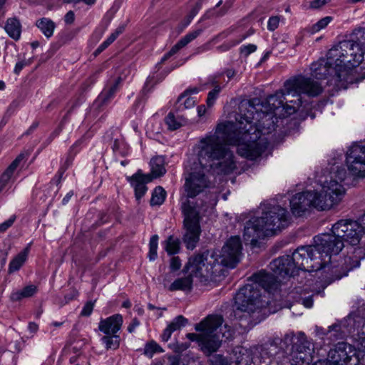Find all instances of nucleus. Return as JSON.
I'll list each match as a JSON object with an SVG mask.
<instances>
[{
    "label": "nucleus",
    "mask_w": 365,
    "mask_h": 365,
    "mask_svg": "<svg viewBox=\"0 0 365 365\" xmlns=\"http://www.w3.org/2000/svg\"><path fill=\"white\" fill-rule=\"evenodd\" d=\"M243 122L230 120L219 124L215 132L202 138L196 145L200 167L217 174L227 175L236 168L234 155L227 144L236 145L237 153L242 157L255 160L267 148L255 126L245 129Z\"/></svg>",
    "instance_id": "obj_1"
},
{
    "label": "nucleus",
    "mask_w": 365,
    "mask_h": 365,
    "mask_svg": "<svg viewBox=\"0 0 365 365\" xmlns=\"http://www.w3.org/2000/svg\"><path fill=\"white\" fill-rule=\"evenodd\" d=\"M322 91V86L319 82L311 78L299 76L286 81L284 88L274 95L269 96L265 101L258 98L242 101L238 106L239 112L235 115V119L243 122V127H245V129L250 128V125L256 127L262 135V131L252 122L255 115H257L256 119L259 120L258 118H262L261 115L266 118L269 113L274 112L280 108H282L287 115L293 114L302 106V93L309 97H316ZM261 138L268 144L267 139L262 136Z\"/></svg>",
    "instance_id": "obj_2"
},
{
    "label": "nucleus",
    "mask_w": 365,
    "mask_h": 365,
    "mask_svg": "<svg viewBox=\"0 0 365 365\" xmlns=\"http://www.w3.org/2000/svg\"><path fill=\"white\" fill-rule=\"evenodd\" d=\"M311 347L312 342L304 332L290 331L282 338H270L259 346L255 363L270 365L275 360L277 365H309L312 359Z\"/></svg>",
    "instance_id": "obj_3"
},
{
    "label": "nucleus",
    "mask_w": 365,
    "mask_h": 365,
    "mask_svg": "<svg viewBox=\"0 0 365 365\" xmlns=\"http://www.w3.org/2000/svg\"><path fill=\"white\" fill-rule=\"evenodd\" d=\"M205 170L201 168L197 170L195 167L185 178L183 185L186 200L181 205L185 230L182 240L189 250L195 248L199 242L201 234L200 213L206 206L202 200L198 202V200H195L194 198L211 186V182L206 175Z\"/></svg>",
    "instance_id": "obj_4"
},
{
    "label": "nucleus",
    "mask_w": 365,
    "mask_h": 365,
    "mask_svg": "<svg viewBox=\"0 0 365 365\" xmlns=\"http://www.w3.org/2000/svg\"><path fill=\"white\" fill-rule=\"evenodd\" d=\"M289 223L290 217L285 208L269 205L260 217H253L246 222L243 237L255 245L259 239L276 234L287 227Z\"/></svg>",
    "instance_id": "obj_5"
},
{
    "label": "nucleus",
    "mask_w": 365,
    "mask_h": 365,
    "mask_svg": "<svg viewBox=\"0 0 365 365\" xmlns=\"http://www.w3.org/2000/svg\"><path fill=\"white\" fill-rule=\"evenodd\" d=\"M345 195V189L337 182L331 180L324 185L320 192L305 191L296 194L290 200L292 214L302 216L311 207L319 210H327L339 203Z\"/></svg>",
    "instance_id": "obj_6"
},
{
    "label": "nucleus",
    "mask_w": 365,
    "mask_h": 365,
    "mask_svg": "<svg viewBox=\"0 0 365 365\" xmlns=\"http://www.w3.org/2000/svg\"><path fill=\"white\" fill-rule=\"evenodd\" d=\"M363 45L358 40L354 39V31L350 39L340 41L334 46L327 53V56L330 62H334L335 70L340 81L347 83H353V68L358 66L363 61Z\"/></svg>",
    "instance_id": "obj_7"
},
{
    "label": "nucleus",
    "mask_w": 365,
    "mask_h": 365,
    "mask_svg": "<svg viewBox=\"0 0 365 365\" xmlns=\"http://www.w3.org/2000/svg\"><path fill=\"white\" fill-rule=\"evenodd\" d=\"M262 307L260 289H257L256 284H247L235 294V308L227 312L228 317L238 321L241 328L251 329L258 322L255 314H259Z\"/></svg>",
    "instance_id": "obj_8"
},
{
    "label": "nucleus",
    "mask_w": 365,
    "mask_h": 365,
    "mask_svg": "<svg viewBox=\"0 0 365 365\" xmlns=\"http://www.w3.org/2000/svg\"><path fill=\"white\" fill-rule=\"evenodd\" d=\"M182 272H190L195 277L199 278L200 282H206L209 279L216 280L217 277L223 276L222 265L218 264L217 253L209 250L189 257Z\"/></svg>",
    "instance_id": "obj_9"
},
{
    "label": "nucleus",
    "mask_w": 365,
    "mask_h": 365,
    "mask_svg": "<svg viewBox=\"0 0 365 365\" xmlns=\"http://www.w3.org/2000/svg\"><path fill=\"white\" fill-rule=\"evenodd\" d=\"M223 319L220 316H208L195 324V330L202 332V349L207 355H211L221 346L222 339L217 329L222 325Z\"/></svg>",
    "instance_id": "obj_10"
},
{
    "label": "nucleus",
    "mask_w": 365,
    "mask_h": 365,
    "mask_svg": "<svg viewBox=\"0 0 365 365\" xmlns=\"http://www.w3.org/2000/svg\"><path fill=\"white\" fill-rule=\"evenodd\" d=\"M314 365H361L358 349L346 342H339L328 353L327 360Z\"/></svg>",
    "instance_id": "obj_11"
},
{
    "label": "nucleus",
    "mask_w": 365,
    "mask_h": 365,
    "mask_svg": "<svg viewBox=\"0 0 365 365\" xmlns=\"http://www.w3.org/2000/svg\"><path fill=\"white\" fill-rule=\"evenodd\" d=\"M297 272H314L324 267V262L320 260L313 245L302 246L290 255Z\"/></svg>",
    "instance_id": "obj_12"
},
{
    "label": "nucleus",
    "mask_w": 365,
    "mask_h": 365,
    "mask_svg": "<svg viewBox=\"0 0 365 365\" xmlns=\"http://www.w3.org/2000/svg\"><path fill=\"white\" fill-rule=\"evenodd\" d=\"M242 242L237 236L231 237L224 245L220 254H217L218 264L222 265V274L227 268H234L240 262L242 255Z\"/></svg>",
    "instance_id": "obj_13"
},
{
    "label": "nucleus",
    "mask_w": 365,
    "mask_h": 365,
    "mask_svg": "<svg viewBox=\"0 0 365 365\" xmlns=\"http://www.w3.org/2000/svg\"><path fill=\"white\" fill-rule=\"evenodd\" d=\"M331 232L339 237L343 243L346 242L351 245H356L359 242L364 232L360 222L350 220H339L333 225Z\"/></svg>",
    "instance_id": "obj_14"
},
{
    "label": "nucleus",
    "mask_w": 365,
    "mask_h": 365,
    "mask_svg": "<svg viewBox=\"0 0 365 365\" xmlns=\"http://www.w3.org/2000/svg\"><path fill=\"white\" fill-rule=\"evenodd\" d=\"M314 241L317 254L320 260L322 259L324 263V257H329L330 259L331 255L339 254L344 246L342 240L334 233H325L316 236Z\"/></svg>",
    "instance_id": "obj_15"
},
{
    "label": "nucleus",
    "mask_w": 365,
    "mask_h": 365,
    "mask_svg": "<svg viewBox=\"0 0 365 365\" xmlns=\"http://www.w3.org/2000/svg\"><path fill=\"white\" fill-rule=\"evenodd\" d=\"M346 163L351 175L365 178V145H352L346 153Z\"/></svg>",
    "instance_id": "obj_16"
},
{
    "label": "nucleus",
    "mask_w": 365,
    "mask_h": 365,
    "mask_svg": "<svg viewBox=\"0 0 365 365\" xmlns=\"http://www.w3.org/2000/svg\"><path fill=\"white\" fill-rule=\"evenodd\" d=\"M270 269L278 277L284 279L298 274V272L290 255L279 257L270 262Z\"/></svg>",
    "instance_id": "obj_17"
},
{
    "label": "nucleus",
    "mask_w": 365,
    "mask_h": 365,
    "mask_svg": "<svg viewBox=\"0 0 365 365\" xmlns=\"http://www.w3.org/2000/svg\"><path fill=\"white\" fill-rule=\"evenodd\" d=\"M250 279L252 282V284H256L257 289L261 287L269 293L277 290L281 283V279L274 272L269 273L265 271H259L254 274Z\"/></svg>",
    "instance_id": "obj_18"
},
{
    "label": "nucleus",
    "mask_w": 365,
    "mask_h": 365,
    "mask_svg": "<svg viewBox=\"0 0 365 365\" xmlns=\"http://www.w3.org/2000/svg\"><path fill=\"white\" fill-rule=\"evenodd\" d=\"M330 61V59H328L327 56V59L321 58L317 62L312 63L311 66L312 76L318 79H325L334 73L337 81L344 82V81H340L338 78L334 62Z\"/></svg>",
    "instance_id": "obj_19"
},
{
    "label": "nucleus",
    "mask_w": 365,
    "mask_h": 365,
    "mask_svg": "<svg viewBox=\"0 0 365 365\" xmlns=\"http://www.w3.org/2000/svg\"><path fill=\"white\" fill-rule=\"evenodd\" d=\"M153 178L150 175H144L140 170L131 177L128 178V180L134 187L135 195L137 200H139L146 192L148 188L146 183L152 181Z\"/></svg>",
    "instance_id": "obj_20"
},
{
    "label": "nucleus",
    "mask_w": 365,
    "mask_h": 365,
    "mask_svg": "<svg viewBox=\"0 0 365 365\" xmlns=\"http://www.w3.org/2000/svg\"><path fill=\"white\" fill-rule=\"evenodd\" d=\"M123 317L120 314H114L106 319L101 320L98 329L105 334H116L120 329Z\"/></svg>",
    "instance_id": "obj_21"
},
{
    "label": "nucleus",
    "mask_w": 365,
    "mask_h": 365,
    "mask_svg": "<svg viewBox=\"0 0 365 365\" xmlns=\"http://www.w3.org/2000/svg\"><path fill=\"white\" fill-rule=\"evenodd\" d=\"M185 276L176 279L169 287L168 289L170 292L183 291L190 292L192 289L193 274L190 272L184 273Z\"/></svg>",
    "instance_id": "obj_22"
},
{
    "label": "nucleus",
    "mask_w": 365,
    "mask_h": 365,
    "mask_svg": "<svg viewBox=\"0 0 365 365\" xmlns=\"http://www.w3.org/2000/svg\"><path fill=\"white\" fill-rule=\"evenodd\" d=\"M122 81L123 78L119 76L112 85L106 87L103 90L97 98V102L99 103V106H102L106 105L114 97Z\"/></svg>",
    "instance_id": "obj_23"
},
{
    "label": "nucleus",
    "mask_w": 365,
    "mask_h": 365,
    "mask_svg": "<svg viewBox=\"0 0 365 365\" xmlns=\"http://www.w3.org/2000/svg\"><path fill=\"white\" fill-rule=\"evenodd\" d=\"M202 29H197L193 31H191L186 34L184 37L180 38L177 43H175L170 50L165 53V57H171L176 53H178L181 48L187 46L190 42L195 39L201 33Z\"/></svg>",
    "instance_id": "obj_24"
},
{
    "label": "nucleus",
    "mask_w": 365,
    "mask_h": 365,
    "mask_svg": "<svg viewBox=\"0 0 365 365\" xmlns=\"http://www.w3.org/2000/svg\"><path fill=\"white\" fill-rule=\"evenodd\" d=\"M343 320L344 324L347 327L349 334L354 333L355 331H358L365 324V319L361 317V315L357 314L356 312L350 314Z\"/></svg>",
    "instance_id": "obj_25"
},
{
    "label": "nucleus",
    "mask_w": 365,
    "mask_h": 365,
    "mask_svg": "<svg viewBox=\"0 0 365 365\" xmlns=\"http://www.w3.org/2000/svg\"><path fill=\"white\" fill-rule=\"evenodd\" d=\"M324 334L329 335V338H333L334 339H343L349 334L347 327L344 324V320L329 326L327 331Z\"/></svg>",
    "instance_id": "obj_26"
},
{
    "label": "nucleus",
    "mask_w": 365,
    "mask_h": 365,
    "mask_svg": "<svg viewBox=\"0 0 365 365\" xmlns=\"http://www.w3.org/2000/svg\"><path fill=\"white\" fill-rule=\"evenodd\" d=\"M4 29L8 35L14 40H18L21 36V24L16 17L7 19Z\"/></svg>",
    "instance_id": "obj_27"
},
{
    "label": "nucleus",
    "mask_w": 365,
    "mask_h": 365,
    "mask_svg": "<svg viewBox=\"0 0 365 365\" xmlns=\"http://www.w3.org/2000/svg\"><path fill=\"white\" fill-rule=\"evenodd\" d=\"M30 249V245L19 252L10 262L9 272L13 273L18 271L26 262Z\"/></svg>",
    "instance_id": "obj_28"
},
{
    "label": "nucleus",
    "mask_w": 365,
    "mask_h": 365,
    "mask_svg": "<svg viewBox=\"0 0 365 365\" xmlns=\"http://www.w3.org/2000/svg\"><path fill=\"white\" fill-rule=\"evenodd\" d=\"M36 26L47 38H50L56 28V24L50 19L41 18L36 21Z\"/></svg>",
    "instance_id": "obj_29"
},
{
    "label": "nucleus",
    "mask_w": 365,
    "mask_h": 365,
    "mask_svg": "<svg viewBox=\"0 0 365 365\" xmlns=\"http://www.w3.org/2000/svg\"><path fill=\"white\" fill-rule=\"evenodd\" d=\"M151 173L154 178H158L166 172L165 160L163 157L157 156L150 160Z\"/></svg>",
    "instance_id": "obj_30"
},
{
    "label": "nucleus",
    "mask_w": 365,
    "mask_h": 365,
    "mask_svg": "<svg viewBox=\"0 0 365 365\" xmlns=\"http://www.w3.org/2000/svg\"><path fill=\"white\" fill-rule=\"evenodd\" d=\"M37 291V287L35 285L31 284L26 286L22 289L13 292L11 294V299L13 302H18L24 298L32 297Z\"/></svg>",
    "instance_id": "obj_31"
},
{
    "label": "nucleus",
    "mask_w": 365,
    "mask_h": 365,
    "mask_svg": "<svg viewBox=\"0 0 365 365\" xmlns=\"http://www.w3.org/2000/svg\"><path fill=\"white\" fill-rule=\"evenodd\" d=\"M166 197V192L161 186L156 187L152 193L150 201L151 206L160 205L163 203Z\"/></svg>",
    "instance_id": "obj_32"
},
{
    "label": "nucleus",
    "mask_w": 365,
    "mask_h": 365,
    "mask_svg": "<svg viewBox=\"0 0 365 365\" xmlns=\"http://www.w3.org/2000/svg\"><path fill=\"white\" fill-rule=\"evenodd\" d=\"M165 249L168 255H174L178 252L180 250V240L170 235L165 242Z\"/></svg>",
    "instance_id": "obj_33"
},
{
    "label": "nucleus",
    "mask_w": 365,
    "mask_h": 365,
    "mask_svg": "<svg viewBox=\"0 0 365 365\" xmlns=\"http://www.w3.org/2000/svg\"><path fill=\"white\" fill-rule=\"evenodd\" d=\"M102 341L108 349H116L120 344V337L115 334H106V336L102 337Z\"/></svg>",
    "instance_id": "obj_34"
},
{
    "label": "nucleus",
    "mask_w": 365,
    "mask_h": 365,
    "mask_svg": "<svg viewBox=\"0 0 365 365\" xmlns=\"http://www.w3.org/2000/svg\"><path fill=\"white\" fill-rule=\"evenodd\" d=\"M164 350L155 341L152 340L148 342L144 348L143 354L150 358H152L155 353H162Z\"/></svg>",
    "instance_id": "obj_35"
},
{
    "label": "nucleus",
    "mask_w": 365,
    "mask_h": 365,
    "mask_svg": "<svg viewBox=\"0 0 365 365\" xmlns=\"http://www.w3.org/2000/svg\"><path fill=\"white\" fill-rule=\"evenodd\" d=\"M188 321L182 315L176 317L168 327L174 332L175 331L180 329L181 327H185Z\"/></svg>",
    "instance_id": "obj_36"
},
{
    "label": "nucleus",
    "mask_w": 365,
    "mask_h": 365,
    "mask_svg": "<svg viewBox=\"0 0 365 365\" xmlns=\"http://www.w3.org/2000/svg\"><path fill=\"white\" fill-rule=\"evenodd\" d=\"M158 242V236L157 235H154L150 237L148 257L151 261L155 260L157 258Z\"/></svg>",
    "instance_id": "obj_37"
},
{
    "label": "nucleus",
    "mask_w": 365,
    "mask_h": 365,
    "mask_svg": "<svg viewBox=\"0 0 365 365\" xmlns=\"http://www.w3.org/2000/svg\"><path fill=\"white\" fill-rule=\"evenodd\" d=\"M165 124L170 130H175L180 128L182 125L181 123L178 120L175 115L170 112L165 118Z\"/></svg>",
    "instance_id": "obj_38"
},
{
    "label": "nucleus",
    "mask_w": 365,
    "mask_h": 365,
    "mask_svg": "<svg viewBox=\"0 0 365 365\" xmlns=\"http://www.w3.org/2000/svg\"><path fill=\"white\" fill-rule=\"evenodd\" d=\"M251 34H252V32L245 34L238 40H231L228 42L224 43L223 44L217 46V50L220 52H225V51L230 50L232 47L240 43L242 40L245 39Z\"/></svg>",
    "instance_id": "obj_39"
},
{
    "label": "nucleus",
    "mask_w": 365,
    "mask_h": 365,
    "mask_svg": "<svg viewBox=\"0 0 365 365\" xmlns=\"http://www.w3.org/2000/svg\"><path fill=\"white\" fill-rule=\"evenodd\" d=\"M29 155V152H23L21 153L16 158L15 160L9 165V166L6 168V170L9 171V173H11L14 174V170L17 168V167L19 165L21 162L25 159H26Z\"/></svg>",
    "instance_id": "obj_40"
},
{
    "label": "nucleus",
    "mask_w": 365,
    "mask_h": 365,
    "mask_svg": "<svg viewBox=\"0 0 365 365\" xmlns=\"http://www.w3.org/2000/svg\"><path fill=\"white\" fill-rule=\"evenodd\" d=\"M29 155V152H23L21 153L16 158L15 160L9 165V166L6 168V170L9 171V173H11L14 174V170L17 168V167L19 165L21 162L25 159H26Z\"/></svg>",
    "instance_id": "obj_41"
},
{
    "label": "nucleus",
    "mask_w": 365,
    "mask_h": 365,
    "mask_svg": "<svg viewBox=\"0 0 365 365\" xmlns=\"http://www.w3.org/2000/svg\"><path fill=\"white\" fill-rule=\"evenodd\" d=\"M29 155V152H23L21 153L16 158L15 160L9 165V166L6 168V170L9 171V173H11L14 174V170L17 168V167L19 165L21 162L25 159H26Z\"/></svg>",
    "instance_id": "obj_42"
},
{
    "label": "nucleus",
    "mask_w": 365,
    "mask_h": 365,
    "mask_svg": "<svg viewBox=\"0 0 365 365\" xmlns=\"http://www.w3.org/2000/svg\"><path fill=\"white\" fill-rule=\"evenodd\" d=\"M29 155V152H23L21 153L16 158L15 160L9 165V166L6 168V170L9 171V173H11L14 174V170L17 168V167L19 165L21 162L25 159H26Z\"/></svg>",
    "instance_id": "obj_43"
},
{
    "label": "nucleus",
    "mask_w": 365,
    "mask_h": 365,
    "mask_svg": "<svg viewBox=\"0 0 365 365\" xmlns=\"http://www.w3.org/2000/svg\"><path fill=\"white\" fill-rule=\"evenodd\" d=\"M220 91L221 87L219 85H215V88L208 93L207 98V105L208 107H211L214 105Z\"/></svg>",
    "instance_id": "obj_44"
},
{
    "label": "nucleus",
    "mask_w": 365,
    "mask_h": 365,
    "mask_svg": "<svg viewBox=\"0 0 365 365\" xmlns=\"http://www.w3.org/2000/svg\"><path fill=\"white\" fill-rule=\"evenodd\" d=\"M202 7V1H197L194 7L190 10V13L185 18V23L184 24V27L187 26L192 20V19L196 16L198 11L200 10Z\"/></svg>",
    "instance_id": "obj_45"
},
{
    "label": "nucleus",
    "mask_w": 365,
    "mask_h": 365,
    "mask_svg": "<svg viewBox=\"0 0 365 365\" xmlns=\"http://www.w3.org/2000/svg\"><path fill=\"white\" fill-rule=\"evenodd\" d=\"M334 176L335 179L334 180L331 179L329 181V182L331 180H334V181L337 182L339 185L343 186L341 183L346 179V171L344 168H338L337 170L334 172ZM327 183H329V182H327L324 185H327ZM342 187L344 189V187Z\"/></svg>",
    "instance_id": "obj_46"
},
{
    "label": "nucleus",
    "mask_w": 365,
    "mask_h": 365,
    "mask_svg": "<svg viewBox=\"0 0 365 365\" xmlns=\"http://www.w3.org/2000/svg\"><path fill=\"white\" fill-rule=\"evenodd\" d=\"M331 19H332L331 16H326L324 18H322L317 23H316L314 25H313V26H312L313 31L317 32V31H319L321 29L325 28L329 24V23L331 21Z\"/></svg>",
    "instance_id": "obj_47"
},
{
    "label": "nucleus",
    "mask_w": 365,
    "mask_h": 365,
    "mask_svg": "<svg viewBox=\"0 0 365 365\" xmlns=\"http://www.w3.org/2000/svg\"><path fill=\"white\" fill-rule=\"evenodd\" d=\"M210 365H230L227 359L220 354H215L210 359Z\"/></svg>",
    "instance_id": "obj_48"
},
{
    "label": "nucleus",
    "mask_w": 365,
    "mask_h": 365,
    "mask_svg": "<svg viewBox=\"0 0 365 365\" xmlns=\"http://www.w3.org/2000/svg\"><path fill=\"white\" fill-rule=\"evenodd\" d=\"M354 39L358 40L363 46H365V28L359 27L355 29L354 30Z\"/></svg>",
    "instance_id": "obj_49"
},
{
    "label": "nucleus",
    "mask_w": 365,
    "mask_h": 365,
    "mask_svg": "<svg viewBox=\"0 0 365 365\" xmlns=\"http://www.w3.org/2000/svg\"><path fill=\"white\" fill-rule=\"evenodd\" d=\"M114 41H115V36H109V37L105 41H103L98 46V48L95 51V52H94L95 56H97L99 53H101L107 47H108Z\"/></svg>",
    "instance_id": "obj_50"
},
{
    "label": "nucleus",
    "mask_w": 365,
    "mask_h": 365,
    "mask_svg": "<svg viewBox=\"0 0 365 365\" xmlns=\"http://www.w3.org/2000/svg\"><path fill=\"white\" fill-rule=\"evenodd\" d=\"M280 18L278 16H271L267 23V29L273 31L277 29L279 26Z\"/></svg>",
    "instance_id": "obj_51"
},
{
    "label": "nucleus",
    "mask_w": 365,
    "mask_h": 365,
    "mask_svg": "<svg viewBox=\"0 0 365 365\" xmlns=\"http://www.w3.org/2000/svg\"><path fill=\"white\" fill-rule=\"evenodd\" d=\"M12 175L13 174L9 173V171H7L6 170L1 175V176L0 177V192L6 186V185L9 182Z\"/></svg>",
    "instance_id": "obj_52"
},
{
    "label": "nucleus",
    "mask_w": 365,
    "mask_h": 365,
    "mask_svg": "<svg viewBox=\"0 0 365 365\" xmlns=\"http://www.w3.org/2000/svg\"><path fill=\"white\" fill-rule=\"evenodd\" d=\"M358 350L361 356V365H365V336L361 338Z\"/></svg>",
    "instance_id": "obj_53"
},
{
    "label": "nucleus",
    "mask_w": 365,
    "mask_h": 365,
    "mask_svg": "<svg viewBox=\"0 0 365 365\" xmlns=\"http://www.w3.org/2000/svg\"><path fill=\"white\" fill-rule=\"evenodd\" d=\"M257 50V46L255 44H248L247 46H243L240 48L241 54L244 55V56L247 57L250 53L255 52Z\"/></svg>",
    "instance_id": "obj_54"
},
{
    "label": "nucleus",
    "mask_w": 365,
    "mask_h": 365,
    "mask_svg": "<svg viewBox=\"0 0 365 365\" xmlns=\"http://www.w3.org/2000/svg\"><path fill=\"white\" fill-rule=\"evenodd\" d=\"M94 302L89 301L84 305L81 314L83 317H88L91 314L93 309Z\"/></svg>",
    "instance_id": "obj_55"
},
{
    "label": "nucleus",
    "mask_w": 365,
    "mask_h": 365,
    "mask_svg": "<svg viewBox=\"0 0 365 365\" xmlns=\"http://www.w3.org/2000/svg\"><path fill=\"white\" fill-rule=\"evenodd\" d=\"M16 216L13 215L9 220L0 224V232H4L6 231L14 224Z\"/></svg>",
    "instance_id": "obj_56"
},
{
    "label": "nucleus",
    "mask_w": 365,
    "mask_h": 365,
    "mask_svg": "<svg viewBox=\"0 0 365 365\" xmlns=\"http://www.w3.org/2000/svg\"><path fill=\"white\" fill-rule=\"evenodd\" d=\"M330 1L331 0H312L310 1L309 7L311 9H317L322 7Z\"/></svg>",
    "instance_id": "obj_57"
},
{
    "label": "nucleus",
    "mask_w": 365,
    "mask_h": 365,
    "mask_svg": "<svg viewBox=\"0 0 365 365\" xmlns=\"http://www.w3.org/2000/svg\"><path fill=\"white\" fill-rule=\"evenodd\" d=\"M181 267V260L178 257H173L170 259V267L173 271L178 270Z\"/></svg>",
    "instance_id": "obj_58"
},
{
    "label": "nucleus",
    "mask_w": 365,
    "mask_h": 365,
    "mask_svg": "<svg viewBox=\"0 0 365 365\" xmlns=\"http://www.w3.org/2000/svg\"><path fill=\"white\" fill-rule=\"evenodd\" d=\"M199 90L196 87H194V88H187L186 89L178 98V100H177V103H179L181 102V101L186 96H187L188 95L191 94V93H198Z\"/></svg>",
    "instance_id": "obj_59"
},
{
    "label": "nucleus",
    "mask_w": 365,
    "mask_h": 365,
    "mask_svg": "<svg viewBox=\"0 0 365 365\" xmlns=\"http://www.w3.org/2000/svg\"><path fill=\"white\" fill-rule=\"evenodd\" d=\"M173 349L177 353H181L188 349L190 346V344L189 342H185L181 344H174L173 345Z\"/></svg>",
    "instance_id": "obj_60"
},
{
    "label": "nucleus",
    "mask_w": 365,
    "mask_h": 365,
    "mask_svg": "<svg viewBox=\"0 0 365 365\" xmlns=\"http://www.w3.org/2000/svg\"><path fill=\"white\" fill-rule=\"evenodd\" d=\"M30 64V62L29 61H27L26 60H22V61H20L19 62H17L16 63V66H15V68H14V73L16 74V75H19V73L21 71V70L23 69V68L27 65H29Z\"/></svg>",
    "instance_id": "obj_61"
},
{
    "label": "nucleus",
    "mask_w": 365,
    "mask_h": 365,
    "mask_svg": "<svg viewBox=\"0 0 365 365\" xmlns=\"http://www.w3.org/2000/svg\"><path fill=\"white\" fill-rule=\"evenodd\" d=\"M186 337L192 341H197L201 343L202 337V332L200 334H196L194 333H188L186 334Z\"/></svg>",
    "instance_id": "obj_62"
},
{
    "label": "nucleus",
    "mask_w": 365,
    "mask_h": 365,
    "mask_svg": "<svg viewBox=\"0 0 365 365\" xmlns=\"http://www.w3.org/2000/svg\"><path fill=\"white\" fill-rule=\"evenodd\" d=\"M75 19V15L73 11H69L66 13L64 16V21L67 24H71L73 23Z\"/></svg>",
    "instance_id": "obj_63"
},
{
    "label": "nucleus",
    "mask_w": 365,
    "mask_h": 365,
    "mask_svg": "<svg viewBox=\"0 0 365 365\" xmlns=\"http://www.w3.org/2000/svg\"><path fill=\"white\" fill-rule=\"evenodd\" d=\"M172 334L173 331L168 327H167L161 335L162 340L163 341H168L170 339Z\"/></svg>",
    "instance_id": "obj_64"
}]
</instances>
